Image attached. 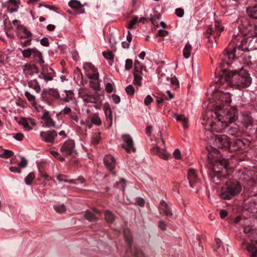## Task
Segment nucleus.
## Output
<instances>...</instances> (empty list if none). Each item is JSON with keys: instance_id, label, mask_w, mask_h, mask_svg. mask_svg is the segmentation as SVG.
<instances>
[{"instance_id": "1", "label": "nucleus", "mask_w": 257, "mask_h": 257, "mask_svg": "<svg viewBox=\"0 0 257 257\" xmlns=\"http://www.w3.org/2000/svg\"><path fill=\"white\" fill-rule=\"evenodd\" d=\"M208 151L207 157L209 162L208 177L210 180L215 185L225 184V181L230 176L226 173L227 162L216 149L209 146L207 147Z\"/></svg>"}, {"instance_id": "2", "label": "nucleus", "mask_w": 257, "mask_h": 257, "mask_svg": "<svg viewBox=\"0 0 257 257\" xmlns=\"http://www.w3.org/2000/svg\"><path fill=\"white\" fill-rule=\"evenodd\" d=\"M212 99L215 101V117L221 123H226L227 121H235L238 118V110L236 107L229 108L225 107L231 102L230 94L224 93L221 91L215 90L212 92Z\"/></svg>"}, {"instance_id": "3", "label": "nucleus", "mask_w": 257, "mask_h": 257, "mask_svg": "<svg viewBox=\"0 0 257 257\" xmlns=\"http://www.w3.org/2000/svg\"><path fill=\"white\" fill-rule=\"evenodd\" d=\"M215 82L217 85L222 84L226 82L228 86L241 90L249 87L251 83L250 74L244 70H227L224 69L215 71Z\"/></svg>"}, {"instance_id": "4", "label": "nucleus", "mask_w": 257, "mask_h": 257, "mask_svg": "<svg viewBox=\"0 0 257 257\" xmlns=\"http://www.w3.org/2000/svg\"><path fill=\"white\" fill-rule=\"evenodd\" d=\"M241 33L243 35L250 34V36L242 39L238 45H235L234 42L230 43L225 49L224 58V62L228 65L231 63L233 59L241 55L240 51L257 49V33L252 34L251 32L246 34Z\"/></svg>"}, {"instance_id": "5", "label": "nucleus", "mask_w": 257, "mask_h": 257, "mask_svg": "<svg viewBox=\"0 0 257 257\" xmlns=\"http://www.w3.org/2000/svg\"><path fill=\"white\" fill-rule=\"evenodd\" d=\"M246 12L249 18L243 17L238 20L239 31L244 34L250 32L257 34V5L248 7Z\"/></svg>"}, {"instance_id": "6", "label": "nucleus", "mask_w": 257, "mask_h": 257, "mask_svg": "<svg viewBox=\"0 0 257 257\" xmlns=\"http://www.w3.org/2000/svg\"><path fill=\"white\" fill-rule=\"evenodd\" d=\"M241 191L240 183L230 176L222 187L220 197L222 199L230 200L237 196Z\"/></svg>"}, {"instance_id": "7", "label": "nucleus", "mask_w": 257, "mask_h": 257, "mask_svg": "<svg viewBox=\"0 0 257 257\" xmlns=\"http://www.w3.org/2000/svg\"><path fill=\"white\" fill-rule=\"evenodd\" d=\"M83 68L86 72L87 77L91 79L90 87L96 92L100 89V84L98 81V73L97 69L91 63H85L83 64Z\"/></svg>"}, {"instance_id": "8", "label": "nucleus", "mask_w": 257, "mask_h": 257, "mask_svg": "<svg viewBox=\"0 0 257 257\" xmlns=\"http://www.w3.org/2000/svg\"><path fill=\"white\" fill-rule=\"evenodd\" d=\"M123 233L125 241L128 246V248L126 250L124 257H145L143 252L139 248H132V236L130 230L124 229Z\"/></svg>"}, {"instance_id": "9", "label": "nucleus", "mask_w": 257, "mask_h": 257, "mask_svg": "<svg viewBox=\"0 0 257 257\" xmlns=\"http://www.w3.org/2000/svg\"><path fill=\"white\" fill-rule=\"evenodd\" d=\"M224 28L222 26L220 22L215 21L214 26H209L207 28L205 33V37L208 39V42L210 44L212 43L211 40V36H213L214 40L216 42L221 33L224 31Z\"/></svg>"}, {"instance_id": "10", "label": "nucleus", "mask_w": 257, "mask_h": 257, "mask_svg": "<svg viewBox=\"0 0 257 257\" xmlns=\"http://www.w3.org/2000/svg\"><path fill=\"white\" fill-rule=\"evenodd\" d=\"M234 121L231 122L227 121L226 123H221V121L217 120V124H216V122H211L210 125L212 128V131H213L214 129H216V128L215 127V126L216 125H221L222 126V128L220 129V131H222L223 129L226 130V131H225L227 132L229 135L233 136L234 137H239L241 136L242 133L241 131V130L239 128L238 126L234 125L228 127V124L229 123H232Z\"/></svg>"}, {"instance_id": "11", "label": "nucleus", "mask_w": 257, "mask_h": 257, "mask_svg": "<svg viewBox=\"0 0 257 257\" xmlns=\"http://www.w3.org/2000/svg\"><path fill=\"white\" fill-rule=\"evenodd\" d=\"M41 98L49 105H51L54 99L60 98L58 90L55 88L43 89L41 93Z\"/></svg>"}, {"instance_id": "12", "label": "nucleus", "mask_w": 257, "mask_h": 257, "mask_svg": "<svg viewBox=\"0 0 257 257\" xmlns=\"http://www.w3.org/2000/svg\"><path fill=\"white\" fill-rule=\"evenodd\" d=\"M249 145V142L246 139H236L232 142H230L229 151L235 152L241 151L247 148Z\"/></svg>"}, {"instance_id": "13", "label": "nucleus", "mask_w": 257, "mask_h": 257, "mask_svg": "<svg viewBox=\"0 0 257 257\" xmlns=\"http://www.w3.org/2000/svg\"><path fill=\"white\" fill-rule=\"evenodd\" d=\"M214 138V144L216 146L229 151L230 141L227 136L225 135H216Z\"/></svg>"}, {"instance_id": "14", "label": "nucleus", "mask_w": 257, "mask_h": 257, "mask_svg": "<svg viewBox=\"0 0 257 257\" xmlns=\"http://www.w3.org/2000/svg\"><path fill=\"white\" fill-rule=\"evenodd\" d=\"M74 148V141L72 140H69L65 142L60 149V151L64 156H68L75 153Z\"/></svg>"}, {"instance_id": "15", "label": "nucleus", "mask_w": 257, "mask_h": 257, "mask_svg": "<svg viewBox=\"0 0 257 257\" xmlns=\"http://www.w3.org/2000/svg\"><path fill=\"white\" fill-rule=\"evenodd\" d=\"M123 144L122 147L125 150L127 153L131 152H135L136 148L134 147V143L133 139L128 135H123L122 136Z\"/></svg>"}, {"instance_id": "16", "label": "nucleus", "mask_w": 257, "mask_h": 257, "mask_svg": "<svg viewBox=\"0 0 257 257\" xmlns=\"http://www.w3.org/2000/svg\"><path fill=\"white\" fill-rule=\"evenodd\" d=\"M187 178L190 186L192 188L200 182V179L196 174V170L193 169H189L188 170Z\"/></svg>"}, {"instance_id": "17", "label": "nucleus", "mask_w": 257, "mask_h": 257, "mask_svg": "<svg viewBox=\"0 0 257 257\" xmlns=\"http://www.w3.org/2000/svg\"><path fill=\"white\" fill-rule=\"evenodd\" d=\"M42 139L47 143H53L55 138L57 136V132L54 131L42 132L40 134Z\"/></svg>"}, {"instance_id": "18", "label": "nucleus", "mask_w": 257, "mask_h": 257, "mask_svg": "<svg viewBox=\"0 0 257 257\" xmlns=\"http://www.w3.org/2000/svg\"><path fill=\"white\" fill-rule=\"evenodd\" d=\"M23 71L26 77L32 76L35 73H39V68L35 64L27 63L24 66Z\"/></svg>"}, {"instance_id": "19", "label": "nucleus", "mask_w": 257, "mask_h": 257, "mask_svg": "<svg viewBox=\"0 0 257 257\" xmlns=\"http://www.w3.org/2000/svg\"><path fill=\"white\" fill-rule=\"evenodd\" d=\"M59 114L63 116H65L67 115L69 118L76 122H78L79 120L77 113L72 111L71 109L68 106H65L62 110H61Z\"/></svg>"}, {"instance_id": "20", "label": "nucleus", "mask_w": 257, "mask_h": 257, "mask_svg": "<svg viewBox=\"0 0 257 257\" xmlns=\"http://www.w3.org/2000/svg\"><path fill=\"white\" fill-rule=\"evenodd\" d=\"M32 58L34 62L40 64L41 66H45L44 65V60L43 58L42 54L36 48H35L32 54Z\"/></svg>"}, {"instance_id": "21", "label": "nucleus", "mask_w": 257, "mask_h": 257, "mask_svg": "<svg viewBox=\"0 0 257 257\" xmlns=\"http://www.w3.org/2000/svg\"><path fill=\"white\" fill-rule=\"evenodd\" d=\"M104 163L107 168L110 171H112L115 166V160L114 158L110 155H106L104 158Z\"/></svg>"}, {"instance_id": "22", "label": "nucleus", "mask_w": 257, "mask_h": 257, "mask_svg": "<svg viewBox=\"0 0 257 257\" xmlns=\"http://www.w3.org/2000/svg\"><path fill=\"white\" fill-rule=\"evenodd\" d=\"M42 118L45 121L46 126L48 127L55 126V122L53 119L50 116L48 111L45 110Z\"/></svg>"}, {"instance_id": "23", "label": "nucleus", "mask_w": 257, "mask_h": 257, "mask_svg": "<svg viewBox=\"0 0 257 257\" xmlns=\"http://www.w3.org/2000/svg\"><path fill=\"white\" fill-rule=\"evenodd\" d=\"M151 152L152 153L159 156L160 158H162L164 160L168 159V154L166 153V151L163 149H161L157 146L154 147L151 149Z\"/></svg>"}, {"instance_id": "24", "label": "nucleus", "mask_w": 257, "mask_h": 257, "mask_svg": "<svg viewBox=\"0 0 257 257\" xmlns=\"http://www.w3.org/2000/svg\"><path fill=\"white\" fill-rule=\"evenodd\" d=\"M65 94H62V97L60 100L65 102H69L75 99L74 94L72 90H65Z\"/></svg>"}, {"instance_id": "25", "label": "nucleus", "mask_w": 257, "mask_h": 257, "mask_svg": "<svg viewBox=\"0 0 257 257\" xmlns=\"http://www.w3.org/2000/svg\"><path fill=\"white\" fill-rule=\"evenodd\" d=\"M68 5L71 8L79 10V14L84 13V10L82 9L83 5L79 1L76 0H71L69 2Z\"/></svg>"}, {"instance_id": "26", "label": "nucleus", "mask_w": 257, "mask_h": 257, "mask_svg": "<svg viewBox=\"0 0 257 257\" xmlns=\"http://www.w3.org/2000/svg\"><path fill=\"white\" fill-rule=\"evenodd\" d=\"M134 80L133 83L139 86L142 85V80L143 79L142 72H134Z\"/></svg>"}, {"instance_id": "27", "label": "nucleus", "mask_w": 257, "mask_h": 257, "mask_svg": "<svg viewBox=\"0 0 257 257\" xmlns=\"http://www.w3.org/2000/svg\"><path fill=\"white\" fill-rule=\"evenodd\" d=\"M104 109L106 117L109 122V126H110L112 123V114L110 105L109 104L105 105Z\"/></svg>"}, {"instance_id": "28", "label": "nucleus", "mask_w": 257, "mask_h": 257, "mask_svg": "<svg viewBox=\"0 0 257 257\" xmlns=\"http://www.w3.org/2000/svg\"><path fill=\"white\" fill-rule=\"evenodd\" d=\"M160 208L161 210H163V212L166 216H171L172 215V213L168 205L163 200L161 201L160 202Z\"/></svg>"}, {"instance_id": "29", "label": "nucleus", "mask_w": 257, "mask_h": 257, "mask_svg": "<svg viewBox=\"0 0 257 257\" xmlns=\"http://www.w3.org/2000/svg\"><path fill=\"white\" fill-rule=\"evenodd\" d=\"M53 73H54V72L52 69L48 68L47 66H45V73L44 79L46 82L51 81L53 79V76L51 75Z\"/></svg>"}, {"instance_id": "30", "label": "nucleus", "mask_w": 257, "mask_h": 257, "mask_svg": "<svg viewBox=\"0 0 257 257\" xmlns=\"http://www.w3.org/2000/svg\"><path fill=\"white\" fill-rule=\"evenodd\" d=\"M28 84L29 87L34 89L37 92H39L40 91L41 88L36 79L30 81Z\"/></svg>"}, {"instance_id": "31", "label": "nucleus", "mask_w": 257, "mask_h": 257, "mask_svg": "<svg viewBox=\"0 0 257 257\" xmlns=\"http://www.w3.org/2000/svg\"><path fill=\"white\" fill-rule=\"evenodd\" d=\"M104 216L105 219L108 223H112L115 219L114 214L109 210L105 211Z\"/></svg>"}, {"instance_id": "32", "label": "nucleus", "mask_w": 257, "mask_h": 257, "mask_svg": "<svg viewBox=\"0 0 257 257\" xmlns=\"http://www.w3.org/2000/svg\"><path fill=\"white\" fill-rule=\"evenodd\" d=\"M192 49L191 45L189 43L186 44L183 49V56L185 58L187 59L190 57Z\"/></svg>"}, {"instance_id": "33", "label": "nucleus", "mask_w": 257, "mask_h": 257, "mask_svg": "<svg viewBox=\"0 0 257 257\" xmlns=\"http://www.w3.org/2000/svg\"><path fill=\"white\" fill-rule=\"evenodd\" d=\"M35 48H28L25 50L21 49V53L23 55V56L25 58H29L31 56H32L33 53Z\"/></svg>"}, {"instance_id": "34", "label": "nucleus", "mask_w": 257, "mask_h": 257, "mask_svg": "<svg viewBox=\"0 0 257 257\" xmlns=\"http://www.w3.org/2000/svg\"><path fill=\"white\" fill-rule=\"evenodd\" d=\"M176 119L182 122L185 129L188 128V119L186 117L181 115H176Z\"/></svg>"}, {"instance_id": "35", "label": "nucleus", "mask_w": 257, "mask_h": 257, "mask_svg": "<svg viewBox=\"0 0 257 257\" xmlns=\"http://www.w3.org/2000/svg\"><path fill=\"white\" fill-rule=\"evenodd\" d=\"M84 216L85 218L89 221L92 222L97 219V217L89 211H86Z\"/></svg>"}, {"instance_id": "36", "label": "nucleus", "mask_w": 257, "mask_h": 257, "mask_svg": "<svg viewBox=\"0 0 257 257\" xmlns=\"http://www.w3.org/2000/svg\"><path fill=\"white\" fill-rule=\"evenodd\" d=\"M101 139L100 133L96 132L94 133L92 136L91 143L95 145L99 144Z\"/></svg>"}, {"instance_id": "37", "label": "nucleus", "mask_w": 257, "mask_h": 257, "mask_svg": "<svg viewBox=\"0 0 257 257\" xmlns=\"http://www.w3.org/2000/svg\"><path fill=\"white\" fill-rule=\"evenodd\" d=\"M90 99L91 100V102L90 103H95L97 101H100L101 100V95L98 93L96 91L93 94H89Z\"/></svg>"}, {"instance_id": "38", "label": "nucleus", "mask_w": 257, "mask_h": 257, "mask_svg": "<svg viewBox=\"0 0 257 257\" xmlns=\"http://www.w3.org/2000/svg\"><path fill=\"white\" fill-rule=\"evenodd\" d=\"M18 123L20 124L23 125L24 128L27 131H29L32 129V127H31L28 122L25 118H21L18 121Z\"/></svg>"}, {"instance_id": "39", "label": "nucleus", "mask_w": 257, "mask_h": 257, "mask_svg": "<svg viewBox=\"0 0 257 257\" xmlns=\"http://www.w3.org/2000/svg\"><path fill=\"white\" fill-rule=\"evenodd\" d=\"M144 67L141 62L138 60H136L134 64V72H142L143 67Z\"/></svg>"}, {"instance_id": "40", "label": "nucleus", "mask_w": 257, "mask_h": 257, "mask_svg": "<svg viewBox=\"0 0 257 257\" xmlns=\"http://www.w3.org/2000/svg\"><path fill=\"white\" fill-rule=\"evenodd\" d=\"M115 187L123 191L125 187V180L124 179H121L119 182L116 183Z\"/></svg>"}, {"instance_id": "41", "label": "nucleus", "mask_w": 257, "mask_h": 257, "mask_svg": "<svg viewBox=\"0 0 257 257\" xmlns=\"http://www.w3.org/2000/svg\"><path fill=\"white\" fill-rule=\"evenodd\" d=\"M21 31H22L25 35V37H22V38H28L32 36V34L31 32L28 30L26 27H25L24 26H21Z\"/></svg>"}, {"instance_id": "42", "label": "nucleus", "mask_w": 257, "mask_h": 257, "mask_svg": "<svg viewBox=\"0 0 257 257\" xmlns=\"http://www.w3.org/2000/svg\"><path fill=\"white\" fill-rule=\"evenodd\" d=\"M34 178H35L34 173L33 172H31L25 178V183L27 185H30V184H31L32 182L34 179Z\"/></svg>"}, {"instance_id": "43", "label": "nucleus", "mask_w": 257, "mask_h": 257, "mask_svg": "<svg viewBox=\"0 0 257 257\" xmlns=\"http://www.w3.org/2000/svg\"><path fill=\"white\" fill-rule=\"evenodd\" d=\"M14 154V153L9 150H5L4 153L0 154V157L3 158H9L12 157Z\"/></svg>"}, {"instance_id": "44", "label": "nucleus", "mask_w": 257, "mask_h": 257, "mask_svg": "<svg viewBox=\"0 0 257 257\" xmlns=\"http://www.w3.org/2000/svg\"><path fill=\"white\" fill-rule=\"evenodd\" d=\"M138 17H135L132 20H131L128 24L127 28L130 29H133L135 28V25L138 22Z\"/></svg>"}, {"instance_id": "45", "label": "nucleus", "mask_w": 257, "mask_h": 257, "mask_svg": "<svg viewBox=\"0 0 257 257\" xmlns=\"http://www.w3.org/2000/svg\"><path fill=\"white\" fill-rule=\"evenodd\" d=\"M54 208L55 210L58 213H63L65 211L66 208L64 204H61L60 205L54 206Z\"/></svg>"}, {"instance_id": "46", "label": "nucleus", "mask_w": 257, "mask_h": 257, "mask_svg": "<svg viewBox=\"0 0 257 257\" xmlns=\"http://www.w3.org/2000/svg\"><path fill=\"white\" fill-rule=\"evenodd\" d=\"M215 246L214 247V251L218 254H220V251L218 250L221 245V240L219 238L215 239Z\"/></svg>"}, {"instance_id": "47", "label": "nucleus", "mask_w": 257, "mask_h": 257, "mask_svg": "<svg viewBox=\"0 0 257 257\" xmlns=\"http://www.w3.org/2000/svg\"><path fill=\"white\" fill-rule=\"evenodd\" d=\"M126 93L130 95H134L135 93V88L132 85H129L125 89Z\"/></svg>"}, {"instance_id": "48", "label": "nucleus", "mask_w": 257, "mask_h": 257, "mask_svg": "<svg viewBox=\"0 0 257 257\" xmlns=\"http://www.w3.org/2000/svg\"><path fill=\"white\" fill-rule=\"evenodd\" d=\"M102 54L106 59L113 60L114 58L113 55L110 51H104L102 53Z\"/></svg>"}, {"instance_id": "49", "label": "nucleus", "mask_w": 257, "mask_h": 257, "mask_svg": "<svg viewBox=\"0 0 257 257\" xmlns=\"http://www.w3.org/2000/svg\"><path fill=\"white\" fill-rule=\"evenodd\" d=\"M253 118L250 116H247L245 119L244 122L246 126H251L253 123Z\"/></svg>"}, {"instance_id": "50", "label": "nucleus", "mask_w": 257, "mask_h": 257, "mask_svg": "<svg viewBox=\"0 0 257 257\" xmlns=\"http://www.w3.org/2000/svg\"><path fill=\"white\" fill-rule=\"evenodd\" d=\"M133 67V60L130 59H127L125 60V69L130 70Z\"/></svg>"}, {"instance_id": "51", "label": "nucleus", "mask_w": 257, "mask_h": 257, "mask_svg": "<svg viewBox=\"0 0 257 257\" xmlns=\"http://www.w3.org/2000/svg\"><path fill=\"white\" fill-rule=\"evenodd\" d=\"M28 162L27 160L24 158H21V162L19 163L18 166L21 168H25L27 166Z\"/></svg>"}, {"instance_id": "52", "label": "nucleus", "mask_w": 257, "mask_h": 257, "mask_svg": "<svg viewBox=\"0 0 257 257\" xmlns=\"http://www.w3.org/2000/svg\"><path fill=\"white\" fill-rule=\"evenodd\" d=\"M25 95L29 101L34 102L35 100V97L31 94L29 92L26 91L25 93Z\"/></svg>"}, {"instance_id": "53", "label": "nucleus", "mask_w": 257, "mask_h": 257, "mask_svg": "<svg viewBox=\"0 0 257 257\" xmlns=\"http://www.w3.org/2000/svg\"><path fill=\"white\" fill-rule=\"evenodd\" d=\"M91 122L96 125H100L101 123V121L100 118L97 116H95L92 117Z\"/></svg>"}, {"instance_id": "54", "label": "nucleus", "mask_w": 257, "mask_h": 257, "mask_svg": "<svg viewBox=\"0 0 257 257\" xmlns=\"http://www.w3.org/2000/svg\"><path fill=\"white\" fill-rule=\"evenodd\" d=\"M171 82L173 85V87L174 89H177V88L179 87V82H178L177 79L176 77H174V78H172L171 80Z\"/></svg>"}, {"instance_id": "55", "label": "nucleus", "mask_w": 257, "mask_h": 257, "mask_svg": "<svg viewBox=\"0 0 257 257\" xmlns=\"http://www.w3.org/2000/svg\"><path fill=\"white\" fill-rule=\"evenodd\" d=\"M168 32L164 30H159L157 33V36L161 37H165L168 35Z\"/></svg>"}, {"instance_id": "56", "label": "nucleus", "mask_w": 257, "mask_h": 257, "mask_svg": "<svg viewBox=\"0 0 257 257\" xmlns=\"http://www.w3.org/2000/svg\"><path fill=\"white\" fill-rule=\"evenodd\" d=\"M153 101V98H152V97L151 95H148L146 97L144 100V103L146 105H148L150 104H151V103Z\"/></svg>"}, {"instance_id": "57", "label": "nucleus", "mask_w": 257, "mask_h": 257, "mask_svg": "<svg viewBox=\"0 0 257 257\" xmlns=\"http://www.w3.org/2000/svg\"><path fill=\"white\" fill-rule=\"evenodd\" d=\"M41 44L45 47H47L49 45V42L48 39L46 37L42 38L40 41Z\"/></svg>"}, {"instance_id": "58", "label": "nucleus", "mask_w": 257, "mask_h": 257, "mask_svg": "<svg viewBox=\"0 0 257 257\" xmlns=\"http://www.w3.org/2000/svg\"><path fill=\"white\" fill-rule=\"evenodd\" d=\"M175 14L177 16L182 17L183 16L184 14V10L181 8L176 9L175 10Z\"/></svg>"}, {"instance_id": "59", "label": "nucleus", "mask_w": 257, "mask_h": 257, "mask_svg": "<svg viewBox=\"0 0 257 257\" xmlns=\"http://www.w3.org/2000/svg\"><path fill=\"white\" fill-rule=\"evenodd\" d=\"M243 231L245 233H253L254 230V229L250 226H244L243 227Z\"/></svg>"}, {"instance_id": "60", "label": "nucleus", "mask_w": 257, "mask_h": 257, "mask_svg": "<svg viewBox=\"0 0 257 257\" xmlns=\"http://www.w3.org/2000/svg\"><path fill=\"white\" fill-rule=\"evenodd\" d=\"M174 157L177 159H179L181 158V153L178 149H176L173 153Z\"/></svg>"}, {"instance_id": "61", "label": "nucleus", "mask_w": 257, "mask_h": 257, "mask_svg": "<svg viewBox=\"0 0 257 257\" xmlns=\"http://www.w3.org/2000/svg\"><path fill=\"white\" fill-rule=\"evenodd\" d=\"M112 99L115 103H118L120 101V98L119 96L116 94H113L112 95Z\"/></svg>"}, {"instance_id": "62", "label": "nucleus", "mask_w": 257, "mask_h": 257, "mask_svg": "<svg viewBox=\"0 0 257 257\" xmlns=\"http://www.w3.org/2000/svg\"><path fill=\"white\" fill-rule=\"evenodd\" d=\"M136 202L140 206H143L145 204V200L141 198H138L136 199Z\"/></svg>"}, {"instance_id": "63", "label": "nucleus", "mask_w": 257, "mask_h": 257, "mask_svg": "<svg viewBox=\"0 0 257 257\" xmlns=\"http://www.w3.org/2000/svg\"><path fill=\"white\" fill-rule=\"evenodd\" d=\"M105 89H106V91L108 93H110V92H112V89H113V87H112V84L110 83H107V84L106 85Z\"/></svg>"}, {"instance_id": "64", "label": "nucleus", "mask_w": 257, "mask_h": 257, "mask_svg": "<svg viewBox=\"0 0 257 257\" xmlns=\"http://www.w3.org/2000/svg\"><path fill=\"white\" fill-rule=\"evenodd\" d=\"M250 196L252 197L250 200V201H252L254 203V207H255L257 205V194H255L253 195H250Z\"/></svg>"}]
</instances>
